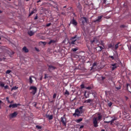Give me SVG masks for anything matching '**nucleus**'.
<instances>
[{"instance_id":"nucleus-20","label":"nucleus","mask_w":131,"mask_h":131,"mask_svg":"<svg viewBox=\"0 0 131 131\" xmlns=\"http://www.w3.org/2000/svg\"><path fill=\"white\" fill-rule=\"evenodd\" d=\"M114 47V44H109L108 46V49H113Z\"/></svg>"},{"instance_id":"nucleus-56","label":"nucleus","mask_w":131,"mask_h":131,"mask_svg":"<svg viewBox=\"0 0 131 131\" xmlns=\"http://www.w3.org/2000/svg\"><path fill=\"white\" fill-rule=\"evenodd\" d=\"M35 49L37 51V52H39V50L38 49H37L36 48H35Z\"/></svg>"},{"instance_id":"nucleus-21","label":"nucleus","mask_w":131,"mask_h":131,"mask_svg":"<svg viewBox=\"0 0 131 131\" xmlns=\"http://www.w3.org/2000/svg\"><path fill=\"white\" fill-rule=\"evenodd\" d=\"M130 86V84H128V83H127V84H126V89H127V90L129 93H131V89H130V90H129V89H128V86Z\"/></svg>"},{"instance_id":"nucleus-45","label":"nucleus","mask_w":131,"mask_h":131,"mask_svg":"<svg viewBox=\"0 0 131 131\" xmlns=\"http://www.w3.org/2000/svg\"><path fill=\"white\" fill-rule=\"evenodd\" d=\"M100 48V50H99V51L101 52L103 49V48L102 47H99Z\"/></svg>"},{"instance_id":"nucleus-13","label":"nucleus","mask_w":131,"mask_h":131,"mask_svg":"<svg viewBox=\"0 0 131 131\" xmlns=\"http://www.w3.org/2000/svg\"><path fill=\"white\" fill-rule=\"evenodd\" d=\"M81 22L83 25L87 22V19L86 17H81Z\"/></svg>"},{"instance_id":"nucleus-4","label":"nucleus","mask_w":131,"mask_h":131,"mask_svg":"<svg viewBox=\"0 0 131 131\" xmlns=\"http://www.w3.org/2000/svg\"><path fill=\"white\" fill-rule=\"evenodd\" d=\"M29 90H33L32 92H31V94H32L33 95H34L36 93L37 88L35 86H32L30 88Z\"/></svg>"},{"instance_id":"nucleus-61","label":"nucleus","mask_w":131,"mask_h":131,"mask_svg":"<svg viewBox=\"0 0 131 131\" xmlns=\"http://www.w3.org/2000/svg\"><path fill=\"white\" fill-rule=\"evenodd\" d=\"M3 11L2 10H0V13H2Z\"/></svg>"},{"instance_id":"nucleus-17","label":"nucleus","mask_w":131,"mask_h":131,"mask_svg":"<svg viewBox=\"0 0 131 131\" xmlns=\"http://www.w3.org/2000/svg\"><path fill=\"white\" fill-rule=\"evenodd\" d=\"M28 34L30 36H32L35 34V33L34 32H32V31H30L28 32Z\"/></svg>"},{"instance_id":"nucleus-52","label":"nucleus","mask_w":131,"mask_h":131,"mask_svg":"<svg viewBox=\"0 0 131 131\" xmlns=\"http://www.w3.org/2000/svg\"><path fill=\"white\" fill-rule=\"evenodd\" d=\"M83 127H84V126H83V125L81 126L80 127V129L83 128Z\"/></svg>"},{"instance_id":"nucleus-31","label":"nucleus","mask_w":131,"mask_h":131,"mask_svg":"<svg viewBox=\"0 0 131 131\" xmlns=\"http://www.w3.org/2000/svg\"><path fill=\"white\" fill-rule=\"evenodd\" d=\"M69 92L67 90H66V92L64 93V95H69Z\"/></svg>"},{"instance_id":"nucleus-51","label":"nucleus","mask_w":131,"mask_h":131,"mask_svg":"<svg viewBox=\"0 0 131 131\" xmlns=\"http://www.w3.org/2000/svg\"><path fill=\"white\" fill-rule=\"evenodd\" d=\"M41 2V0H38L37 1V3H39Z\"/></svg>"},{"instance_id":"nucleus-58","label":"nucleus","mask_w":131,"mask_h":131,"mask_svg":"<svg viewBox=\"0 0 131 131\" xmlns=\"http://www.w3.org/2000/svg\"><path fill=\"white\" fill-rule=\"evenodd\" d=\"M116 89H118V90H120L121 89V88L119 87V88H117Z\"/></svg>"},{"instance_id":"nucleus-36","label":"nucleus","mask_w":131,"mask_h":131,"mask_svg":"<svg viewBox=\"0 0 131 131\" xmlns=\"http://www.w3.org/2000/svg\"><path fill=\"white\" fill-rule=\"evenodd\" d=\"M11 72V71L10 70H7L6 72V74H9Z\"/></svg>"},{"instance_id":"nucleus-43","label":"nucleus","mask_w":131,"mask_h":131,"mask_svg":"<svg viewBox=\"0 0 131 131\" xmlns=\"http://www.w3.org/2000/svg\"><path fill=\"white\" fill-rule=\"evenodd\" d=\"M48 78V77H47V74H45V77H44V79H46V78Z\"/></svg>"},{"instance_id":"nucleus-23","label":"nucleus","mask_w":131,"mask_h":131,"mask_svg":"<svg viewBox=\"0 0 131 131\" xmlns=\"http://www.w3.org/2000/svg\"><path fill=\"white\" fill-rule=\"evenodd\" d=\"M120 42H119L118 43H117V44L115 45V50H117L118 48H119V45L120 44Z\"/></svg>"},{"instance_id":"nucleus-27","label":"nucleus","mask_w":131,"mask_h":131,"mask_svg":"<svg viewBox=\"0 0 131 131\" xmlns=\"http://www.w3.org/2000/svg\"><path fill=\"white\" fill-rule=\"evenodd\" d=\"M109 58H111L113 60L115 59L116 55L114 56H110Z\"/></svg>"},{"instance_id":"nucleus-15","label":"nucleus","mask_w":131,"mask_h":131,"mask_svg":"<svg viewBox=\"0 0 131 131\" xmlns=\"http://www.w3.org/2000/svg\"><path fill=\"white\" fill-rule=\"evenodd\" d=\"M23 51L24 52H25V53H28L29 52V50L26 47H24L23 48Z\"/></svg>"},{"instance_id":"nucleus-57","label":"nucleus","mask_w":131,"mask_h":131,"mask_svg":"<svg viewBox=\"0 0 131 131\" xmlns=\"http://www.w3.org/2000/svg\"><path fill=\"white\" fill-rule=\"evenodd\" d=\"M14 102V101H10V102H9V103H13Z\"/></svg>"},{"instance_id":"nucleus-14","label":"nucleus","mask_w":131,"mask_h":131,"mask_svg":"<svg viewBox=\"0 0 131 131\" xmlns=\"http://www.w3.org/2000/svg\"><path fill=\"white\" fill-rule=\"evenodd\" d=\"M93 100L89 99L88 100H86L84 101V103H91L92 102H93Z\"/></svg>"},{"instance_id":"nucleus-25","label":"nucleus","mask_w":131,"mask_h":131,"mask_svg":"<svg viewBox=\"0 0 131 131\" xmlns=\"http://www.w3.org/2000/svg\"><path fill=\"white\" fill-rule=\"evenodd\" d=\"M77 8L80 10H81L82 9V7H81V4L80 3H79L78 5H77Z\"/></svg>"},{"instance_id":"nucleus-6","label":"nucleus","mask_w":131,"mask_h":131,"mask_svg":"<svg viewBox=\"0 0 131 131\" xmlns=\"http://www.w3.org/2000/svg\"><path fill=\"white\" fill-rule=\"evenodd\" d=\"M82 112L79 110V109H76L75 110V113L73 114V116H77L79 117L80 116V114H81Z\"/></svg>"},{"instance_id":"nucleus-3","label":"nucleus","mask_w":131,"mask_h":131,"mask_svg":"<svg viewBox=\"0 0 131 131\" xmlns=\"http://www.w3.org/2000/svg\"><path fill=\"white\" fill-rule=\"evenodd\" d=\"M60 119H61V122L63 124V126H66L67 122L66 118V115H64L63 117H61Z\"/></svg>"},{"instance_id":"nucleus-30","label":"nucleus","mask_w":131,"mask_h":131,"mask_svg":"<svg viewBox=\"0 0 131 131\" xmlns=\"http://www.w3.org/2000/svg\"><path fill=\"white\" fill-rule=\"evenodd\" d=\"M95 66H97V62H94V64H93V66H92V70L93 69H94Z\"/></svg>"},{"instance_id":"nucleus-59","label":"nucleus","mask_w":131,"mask_h":131,"mask_svg":"<svg viewBox=\"0 0 131 131\" xmlns=\"http://www.w3.org/2000/svg\"><path fill=\"white\" fill-rule=\"evenodd\" d=\"M3 60V59L2 58H0V61H2Z\"/></svg>"},{"instance_id":"nucleus-39","label":"nucleus","mask_w":131,"mask_h":131,"mask_svg":"<svg viewBox=\"0 0 131 131\" xmlns=\"http://www.w3.org/2000/svg\"><path fill=\"white\" fill-rule=\"evenodd\" d=\"M36 127L38 129L41 128V126H39V125H36Z\"/></svg>"},{"instance_id":"nucleus-55","label":"nucleus","mask_w":131,"mask_h":131,"mask_svg":"<svg viewBox=\"0 0 131 131\" xmlns=\"http://www.w3.org/2000/svg\"><path fill=\"white\" fill-rule=\"evenodd\" d=\"M105 79V77H102V80H104Z\"/></svg>"},{"instance_id":"nucleus-47","label":"nucleus","mask_w":131,"mask_h":131,"mask_svg":"<svg viewBox=\"0 0 131 131\" xmlns=\"http://www.w3.org/2000/svg\"><path fill=\"white\" fill-rule=\"evenodd\" d=\"M81 89H84V84H81Z\"/></svg>"},{"instance_id":"nucleus-49","label":"nucleus","mask_w":131,"mask_h":131,"mask_svg":"<svg viewBox=\"0 0 131 131\" xmlns=\"http://www.w3.org/2000/svg\"><path fill=\"white\" fill-rule=\"evenodd\" d=\"M51 24H50H50H47V25L46 26L48 27H50V26H51Z\"/></svg>"},{"instance_id":"nucleus-62","label":"nucleus","mask_w":131,"mask_h":131,"mask_svg":"<svg viewBox=\"0 0 131 131\" xmlns=\"http://www.w3.org/2000/svg\"><path fill=\"white\" fill-rule=\"evenodd\" d=\"M101 131H105V130L102 129Z\"/></svg>"},{"instance_id":"nucleus-26","label":"nucleus","mask_w":131,"mask_h":131,"mask_svg":"<svg viewBox=\"0 0 131 131\" xmlns=\"http://www.w3.org/2000/svg\"><path fill=\"white\" fill-rule=\"evenodd\" d=\"M82 118H80L79 119H77L76 120V122H77V123H79L80 122H81L82 121Z\"/></svg>"},{"instance_id":"nucleus-35","label":"nucleus","mask_w":131,"mask_h":131,"mask_svg":"<svg viewBox=\"0 0 131 131\" xmlns=\"http://www.w3.org/2000/svg\"><path fill=\"white\" fill-rule=\"evenodd\" d=\"M120 28H126V26H125V25H121V26H120Z\"/></svg>"},{"instance_id":"nucleus-53","label":"nucleus","mask_w":131,"mask_h":131,"mask_svg":"<svg viewBox=\"0 0 131 131\" xmlns=\"http://www.w3.org/2000/svg\"><path fill=\"white\" fill-rule=\"evenodd\" d=\"M125 98L126 99V100H127L128 99V98L127 96H125Z\"/></svg>"},{"instance_id":"nucleus-5","label":"nucleus","mask_w":131,"mask_h":131,"mask_svg":"<svg viewBox=\"0 0 131 131\" xmlns=\"http://www.w3.org/2000/svg\"><path fill=\"white\" fill-rule=\"evenodd\" d=\"M48 71L50 73H51L52 72V71L57 69L56 67H54L52 65H48Z\"/></svg>"},{"instance_id":"nucleus-41","label":"nucleus","mask_w":131,"mask_h":131,"mask_svg":"<svg viewBox=\"0 0 131 131\" xmlns=\"http://www.w3.org/2000/svg\"><path fill=\"white\" fill-rule=\"evenodd\" d=\"M56 96H57V95H56V94H54V95H53V99H55L56 97Z\"/></svg>"},{"instance_id":"nucleus-29","label":"nucleus","mask_w":131,"mask_h":131,"mask_svg":"<svg viewBox=\"0 0 131 131\" xmlns=\"http://www.w3.org/2000/svg\"><path fill=\"white\" fill-rule=\"evenodd\" d=\"M18 87L15 86H13L12 89H11V91H12L13 90H16L18 89Z\"/></svg>"},{"instance_id":"nucleus-8","label":"nucleus","mask_w":131,"mask_h":131,"mask_svg":"<svg viewBox=\"0 0 131 131\" xmlns=\"http://www.w3.org/2000/svg\"><path fill=\"white\" fill-rule=\"evenodd\" d=\"M70 23L73 25L74 27H76L77 25V21L74 18L71 20Z\"/></svg>"},{"instance_id":"nucleus-16","label":"nucleus","mask_w":131,"mask_h":131,"mask_svg":"<svg viewBox=\"0 0 131 131\" xmlns=\"http://www.w3.org/2000/svg\"><path fill=\"white\" fill-rule=\"evenodd\" d=\"M17 115V113L16 112H14L13 113H12L11 115V117L12 118H14V117H16Z\"/></svg>"},{"instance_id":"nucleus-46","label":"nucleus","mask_w":131,"mask_h":131,"mask_svg":"<svg viewBox=\"0 0 131 131\" xmlns=\"http://www.w3.org/2000/svg\"><path fill=\"white\" fill-rule=\"evenodd\" d=\"M2 101L0 100V109L2 108Z\"/></svg>"},{"instance_id":"nucleus-12","label":"nucleus","mask_w":131,"mask_h":131,"mask_svg":"<svg viewBox=\"0 0 131 131\" xmlns=\"http://www.w3.org/2000/svg\"><path fill=\"white\" fill-rule=\"evenodd\" d=\"M102 17H103L102 15H101L100 16H98V19L94 20V22L95 23H96V22H100L101 21L100 20L102 19Z\"/></svg>"},{"instance_id":"nucleus-42","label":"nucleus","mask_w":131,"mask_h":131,"mask_svg":"<svg viewBox=\"0 0 131 131\" xmlns=\"http://www.w3.org/2000/svg\"><path fill=\"white\" fill-rule=\"evenodd\" d=\"M6 100L7 101L8 103H10V101L9 100V97H6Z\"/></svg>"},{"instance_id":"nucleus-63","label":"nucleus","mask_w":131,"mask_h":131,"mask_svg":"<svg viewBox=\"0 0 131 131\" xmlns=\"http://www.w3.org/2000/svg\"><path fill=\"white\" fill-rule=\"evenodd\" d=\"M5 59H6L5 58H3L2 59L5 60Z\"/></svg>"},{"instance_id":"nucleus-10","label":"nucleus","mask_w":131,"mask_h":131,"mask_svg":"<svg viewBox=\"0 0 131 131\" xmlns=\"http://www.w3.org/2000/svg\"><path fill=\"white\" fill-rule=\"evenodd\" d=\"M117 120V117H115L114 119H112L111 121H105L104 122L105 123H111V125H113V123H114V122L115 121V120Z\"/></svg>"},{"instance_id":"nucleus-2","label":"nucleus","mask_w":131,"mask_h":131,"mask_svg":"<svg viewBox=\"0 0 131 131\" xmlns=\"http://www.w3.org/2000/svg\"><path fill=\"white\" fill-rule=\"evenodd\" d=\"M79 39L80 38L77 36V35H75L74 37L70 38L69 43L70 45H76V42L78 43V41Z\"/></svg>"},{"instance_id":"nucleus-18","label":"nucleus","mask_w":131,"mask_h":131,"mask_svg":"<svg viewBox=\"0 0 131 131\" xmlns=\"http://www.w3.org/2000/svg\"><path fill=\"white\" fill-rule=\"evenodd\" d=\"M84 96L85 97V98H88L90 97V94L85 92L84 93Z\"/></svg>"},{"instance_id":"nucleus-54","label":"nucleus","mask_w":131,"mask_h":131,"mask_svg":"<svg viewBox=\"0 0 131 131\" xmlns=\"http://www.w3.org/2000/svg\"><path fill=\"white\" fill-rule=\"evenodd\" d=\"M106 0H103V3L104 4H106Z\"/></svg>"},{"instance_id":"nucleus-37","label":"nucleus","mask_w":131,"mask_h":131,"mask_svg":"<svg viewBox=\"0 0 131 131\" xmlns=\"http://www.w3.org/2000/svg\"><path fill=\"white\" fill-rule=\"evenodd\" d=\"M40 43H42L43 46H46L47 44L46 42H42V41H41Z\"/></svg>"},{"instance_id":"nucleus-44","label":"nucleus","mask_w":131,"mask_h":131,"mask_svg":"<svg viewBox=\"0 0 131 131\" xmlns=\"http://www.w3.org/2000/svg\"><path fill=\"white\" fill-rule=\"evenodd\" d=\"M4 88H5V89H9V87H8V85H6V86L4 85Z\"/></svg>"},{"instance_id":"nucleus-28","label":"nucleus","mask_w":131,"mask_h":131,"mask_svg":"<svg viewBox=\"0 0 131 131\" xmlns=\"http://www.w3.org/2000/svg\"><path fill=\"white\" fill-rule=\"evenodd\" d=\"M0 86L2 88L5 86V83L2 82H0Z\"/></svg>"},{"instance_id":"nucleus-24","label":"nucleus","mask_w":131,"mask_h":131,"mask_svg":"<svg viewBox=\"0 0 131 131\" xmlns=\"http://www.w3.org/2000/svg\"><path fill=\"white\" fill-rule=\"evenodd\" d=\"M33 81L32 79V76H30L29 77V82H30V84H31L33 83Z\"/></svg>"},{"instance_id":"nucleus-9","label":"nucleus","mask_w":131,"mask_h":131,"mask_svg":"<svg viewBox=\"0 0 131 131\" xmlns=\"http://www.w3.org/2000/svg\"><path fill=\"white\" fill-rule=\"evenodd\" d=\"M98 41V39H97V38H94L93 40H91V46L94 45V43H97Z\"/></svg>"},{"instance_id":"nucleus-7","label":"nucleus","mask_w":131,"mask_h":131,"mask_svg":"<svg viewBox=\"0 0 131 131\" xmlns=\"http://www.w3.org/2000/svg\"><path fill=\"white\" fill-rule=\"evenodd\" d=\"M119 67L117 63H113L111 64V68L112 69V71H113L115 69H116Z\"/></svg>"},{"instance_id":"nucleus-33","label":"nucleus","mask_w":131,"mask_h":131,"mask_svg":"<svg viewBox=\"0 0 131 131\" xmlns=\"http://www.w3.org/2000/svg\"><path fill=\"white\" fill-rule=\"evenodd\" d=\"M77 50H78V48H74V49H73L72 50V51H73V52H76Z\"/></svg>"},{"instance_id":"nucleus-11","label":"nucleus","mask_w":131,"mask_h":131,"mask_svg":"<svg viewBox=\"0 0 131 131\" xmlns=\"http://www.w3.org/2000/svg\"><path fill=\"white\" fill-rule=\"evenodd\" d=\"M20 104H16V103H15V104H10V105L9 106V108L12 107V108H14L17 107V106H20Z\"/></svg>"},{"instance_id":"nucleus-48","label":"nucleus","mask_w":131,"mask_h":131,"mask_svg":"<svg viewBox=\"0 0 131 131\" xmlns=\"http://www.w3.org/2000/svg\"><path fill=\"white\" fill-rule=\"evenodd\" d=\"M37 19H38V16H37V14H36L35 17H34V19L37 20Z\"/></svg>"},{"instance_id":"nucleus-1","label":"nucleus","mask_w":131,"mask_h":131,"mask_svg":"<svg viewBox=\"0 0 131 131\" xmlns=\"http://www.w3.org/2000/svg\"><path fill=\"white\" fill-rule=\"evenodd\" d=\"M97 116L98 117H95L93 119V123L94 124V126L95 127H97L99 126L98 125L99 122H98V121H100L102 118V116L100 113H98L97 114Z\"/></svg>"},{"instance_id":"nucleus-40","label":"nucleus","mask_w":131,"mask_h":131,"mask_svg":"<svg viewBox=\"0 0 131 131\" xmlns=\"http://www.w3.org/2000/svg\"><path fill=\"white\" fill-rule=\"evenodd\" d=\"M113 103L111 102L108 104V105L109 107H111V106L112 105Z\"/></svg>"},{"instance_id":"nucleus-38","label":"nucleus","mask_w":131,"mask_h":131,"mask_svg":"<svg viewBox=\"0 0 131 131\" xmlns=\"http://www.w3.org/2000/svg\"><path fill=\"white\" fill-rule=\"evenodd\" d=\"M34 14V11H32L30 13H29V16H31Z\"/></svg>"},{"instance_id":"nucleus-19","label":"nucleus","mask_w":131,"mask_h":131,"mask_svg":"<svg viewBox=\"0 0 131 131\" xmlns=\"http://www.w3.org/2000/svg\"><path fill=\"white\" fill-rule=\"evenodd\" d=\"M46 117L47 118H48L49 120H52V119H53V116L52 115H47L46 116Z\"/></svg>"},{"instance_id":"nucleus-34","label":"nucleus","mask_w":131,"mask_h":131,"mask_svg":"<svg viewBox=\"0 0 131 131\" xmlns=\"http://www.w3.org/2000/svg\"><path fill=\"white\" fill-rule=\"evenodd\" d=\"M83 107V106H80V107H79V109L80 110L79 111H80L81 113L82 112Z\"/></svg>"},{"instance_id":"nucleus-50","label":"nucleus","mask_w":131,"mask_h":131,"mask_svg":"<svg viewBox=\"0 0 131 131\" xmlns=\"http://www.w3.org/2000/svg\"><path fill=\"white\" fill-rule=\"evenodd\" d=\"M86 89H88V90H91V87L89 86V87L86 88Z\"/></svg>"},{"instance_id":"nucleus-22","label":"nucleus","mask_w":131,"mask_h":131,"mask_svg":"<svg viewBox=\"0 0 131 131\" xmlns=\"http://www.w3.org/2000/svg\"><path fill=\"white\" fill-rule=\"evenodd\" d=\"M55 42H56V41H55V40H51L49 42L48 44H49V45H51V44L52 43H55Z\"/></svg>"},{"instance_id":"nucleus-64","label":"nucleus","mask_w":131,"mask_h":131,"mask_svg":"<svg viewBox=\"0 0 131 131\" xmlns=\"http://www.w3.org/2000/svg\"><path fill=\"white\" fill-rule=\"evenodd\" d=\"M40 80H42V77L40 78Z\"/></svg>"},{"instance_id":"nucleus-60","label":"nucleus","mask_w":131,"mask_h":131,"mask_svg":"<svg viewBox=\"0 0 131 131\" xmlns=\"http://www.w3.org/2000/svg\"><path fill=\"white\" fill-rule=\"evenodd\" d=\"M3 49H5V50H7L6 49V48L5 47H3Z\"/></svg>"},{"instance_id":"nucleus-32","label":"nucleus","mask_w":131,"mask_h":131,"mask_svg":"<svg viewBox=\"0 0 131 131\" xmlns=\"http://www.w3.org/2000/svg\"><path fill=\"white\" fill-rule=\"evenodd\" d=\"M51 5H54V6H56V3L55 2L53 1H52V4H51Z\"/></svg>"}]
</instances>
